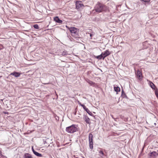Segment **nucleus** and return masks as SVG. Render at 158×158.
Returning <instances> with one entry per match:
<instances>
[{
    "label": "nucleus",
    "instance_id": "4",
    "mask_svg": "<svg viewBox=\"0 0 158 158\" xmlns=\"http://www.w3.org/2000/svg\"><path fill=\"white\" fill-rule=\"evenodd\" d=\"M89 146L90 148L91 149H93V135L91 133H90L89 135Z\"/></svg>",
    "mask_w": 158,
    "mask_h": 158
},
{
    "label": "nucleus",
    "instance_id": "7",
    "mask_svg": "<svg viewBox=\"0 0 158 158\" xmlns=\"http://www.w3.org/2000/svg\"><path fill=\"white\" fill-rule=\"evenodd\" d=\"M102 53L103 56V59L110 54V52L108 50L105 51L104 52H102Z\"/></svg>",
    "mask_w": 158,
    "mask_h": 158
},
{
    "label": "nucleus",
    "instance_id": "3",
    "mask_svg": "<svg viewBox=\"0 0 158 158\" xmlns=\"http://www.w3.org/2000/svg\"><path fill=\"white\" fill-rule=\"evenodd\" d=\"M77 126L76 125H72L66 128V131L68 133L72 134L77 131Z\"/></svg>",
    "mask_w": 158,
    "mask_h": 158
},
{
    "label": "nucleus",
    "instance_id": "29",
    "mask_svg": "<svg viewBox=\"0 0 158 158\" xmlns=\"http://www.w3.org/2000/svg\"><path fill=\"white\" fill-rule=\"evenodd\" d=\"M79 105H80V106H81V105H82V104H81V103H79Z\"/></svg>",
    "mask_w": 158,
    "mask_h": 158
},
{
    "label": "nucleus",
    "instance_id": "24",
    "mask_svg": "<svg viewBox=\"0 0 158 158\" xmlns=\"http://www.w3.org/2000/svg\"><path fill=\"white\" fill-rule=\"evenodd\" d=\"M62 54L63 55H67V53L66 52H63Z\"/></svg>",
    "mask_w": 158,
    "mask_h": 158
},
{
    "label": "nucleus",
    "instance_id": "9",
    "mask_svg": "<svg viewBox=\"0 0 158 158\" xmlns=\"http://www.w3.org/2000/svg\"><path fill=\"white\" fill-rule=\"evenodd\" d=\"M84 119L87 123L88 124H90L91 122L90 119L87 116L85 115L84 117Z\"/></svg>",
    "mask_w": 158,
    "mask_h": 158
},
{
    "label": "nucleus",
    "instance_id": "28",
    "mask_svg": "<svg viewBox=\"0 0 158 158\" xmlns=\"http://www.w3.org/2000/svg\"><path fill=\"white\" fill-rule=\"evenodd\" d=\"M32 152H33V151H34V150H34V149L33 148V147H32Z\"/></svg>",
    "mask_w": 158,
    "mask_h": 158
},
{
    "label": "nucleus",
    "instance_id": "20",
    "mask_svg": "<svg viewBox=\"0 0 158 158\" xmlns=\"http://www.w3.org/2000/svg\"><path fill=\"white\" fill-rule=\"evenodd\" d=\"M155 93L156 96L157 97H158V90L157 89H156V90L155 91Z\"/></svg>",
    "mask_w": 158,
    "mask_h": 158
},
{
    "label": "nucleus",
    "instance_id": "11",
    "mask_svg": "<svg viewBox=\"0 0 158 158\" xmlns=\"http://www.w3.org/2000/svg\"><path fill=\"white\" fill-rule=\"evenodd\" d=\"M135 74L136 76H137V77L140 79L141 77H142V74L141 72L139 70H138L135 73Z\"/></svg>",
    "mask_w": 158,
    "mask_h": 158
},
{
    "label": "nucleus",
    "instance_id": "8",
    "mask_svg": "<svg viewBox=\"0 0 158 158\" xmlns=\"http://www.w3.org/2000/svg\"><path fill=\"white\" fill-rule=\"evenodd\" d=\"M20 74L21 73L19 72H14L11 73L10 75H13L15 77H18L20 76Z\"/></svg>",
    "mask_w": 158,
    "mask_h": 158
},
{
    "label": "nucleus",
    "instance_id": "1",
    "mask_svg": "<svg viewBox=\"0 0 158 158\" xmlns=\"http://www.w3.org/2000/svg\"><path fill=\"white\" fill-rule=\"evenodd\" d=\"M66 28L69 30L71 35L75 38H79L80 35L79 34V30L74 27H69L67 26H66Z\"/></svg>",
    "mask_w": 158,
    "mask_h": 158
},
{
    "label": "nucleus",
    "instance_id": "22",
    "mask_svg": "<svg viewBox=\"0 0 158 158\" xmlns=\"http://www.w3.org/2000/svg\"><path fill=\"white\" fill-rule=\"evenodd\" d=\"M89 83L91 85H93L94 84V83L93 82L91 81H89Z\"/></svg>",
    "mask_w": 158,
    "mask_h": 158
},
{
    "label": "nucleus",
    "instance_id": "25",
    "mask_svg": "<svg viewBox=\"0 0 158 158\" xmlns=\"http://www.w3.org/2000/svg\"><path fill=\"white\" fill-rule=\"evenodd\" d=\"M81 106L84 109H85L86 107V106L83 104L81 105Z\"/></svg>",
    "mask_w": 158,
    "mask_h": 158
},
{
    "label": "nucleus",
    "instance_id": "27",
    "mask_svg": "<svg viewBox=\"0 0 158 158\" xmlns=\"http://www.w3.org/2000/svg\"><path fill=\"white\" fill-rule=\"evenodd\" d=\"M95 58H96L97 59H100V58L99 56H96V57Z\"/></svg>",
    "mask_w": 158,
    "mask_h": 158
},
{
    "label": "nucleus",
    "instance_id": "26",
    "mask_svg": "<svg viewBox=\"0 0 158 158\" xmlns=\"http://www.w3.org/2000/svg\"><path fill=\"white\" fill-rule=\"evenodd\" d=\"M123 94L125 95V94L123 90H122V95H123Z\"/></svg>",
    "mask_w": 158,
    "mask_h": 158
},
{
    "label": "nucleus",
    "instance_id": "10",
    "mask_svg": "<svg viewBox=\"0 0 158 158\" xmlns=\"http://www.w3.org/2000/svg\"><path fill=\"white\" fill-rule=\"evenodd\" d=\"M54 20L56 22L61 24L62 23V20H60L58 17L56 16L54 18Z\"/></svg>",
    "mask_w": 158,
    "mask_h": 158
},
{
    "label": "nucleus",
    "instance_id": "15",
    "mask_svg": "<svg viewBox=\"0 0 158 158\" xmlns=\"http://www.w3.org/2000/svg\"><path fill=\"white\" fill-rule=\"evenodd\" d=\"M114 91L117 92V93L118 92H120V89L118 86L114 87Z\"/></svg>",
    "mask_w": 158,
    "mask_h": 158
},
{
    "label": "nucleus",
    "instance_id": "18",
    "mask_svg": "<svg viewBox=\"0 0 158 158\" xmlns=\"http://www.w3.org/2000/svg\"><path fill=\"white\" fill-rule=\"evenodd\" d=\"M86 34L89 35L90 37V39H92V37L94 35V33L93 32H92V33H86Z\"/></svg>",
    "mask_w": 158,
    "mask_h": 158
},
{
    "label": "nucleus",
    "instance_id": "30",
    "mask_svg": "<svg viewBox=\"0 0 158 158\" xmlns=\"http://www.w3.org/2000/svg\"><path fill=\"white\" fill-rule=\"evenodd\" d=\"M157 156H158V150L157 151Z\"/></svg>",
    "mask_w": 158,
    "mask_h": 158
},
{
    "label": "nucleus",
    "instance_id": "2",
    "mask_svg": "<svg viewBox=\"0 0 158 158\" xmlns=\"http://www.w3.org/2000/svg\"><path fill=\"white\" fill-rule=\"evenodd\" d=\"M94 8L96 12L100 13L106 10L107 9V7L102 4L98 2Z\"/></svg>",
    "mask_w": 158,
    "mask_h": 158
},
{
    "label": "nucleus",
    "instance_id": "16",
    "mask_svg": "<svg viewBox=\"0 0 158 158\" xmlns=\"http://www.w3.org/2000/svg\"><path fill=\"white\" fill-rule=\"evenodd\" d=\"M84 110L90 115H92L93 114L88 109V108L86 107Z\"/></svg>",
    "mask_w": 158,
    "mask_h": 158
},
{
    "label": "nucleus",
    "instance_id": "21",
    "mask_svg": "<svg viewBox=\"0 0 158 158\" xmlns=\"http://www.w3.org/2000/svg\"><path fill=\"white\" fill-rule=\"evenodd\" d=\"M100 58V60L102 58H103V56L102 53L101 55H99Z\"/></svg>",
    "mask_w": 158,
    "mask_h": 158
},
{
    "label": "nucleus",
    "instance_id": "13",
    "mask_svg": "<svg viewBox=\"0 0 158 158\" xmlns=\"http://www.w3.org/2000/svg\"><path fill=\"white\" fill-rule=\"evenodd\" d=\"M24 157V158H32L31 155L28 153L25 154Z\"/></svg>",
    "mask_w": 158,
    "mask_h": 158
},
{
    "label": "nucleus",
    "instance_id": "14",
    "mask_svg": "<svg viewBox=\"0 0 158 158\" xmlns=\"http://www.w3.org/2000/svg\"><path fill=\"white\" fill-rule=\"evenodd\" d=\"M33 153L36 156H39V157H42V155L41 154L35 151V150H34V151H33Z\"/></svg>",
    "mask_w": 158,
    "mask_h": 158
},
{
    "label": "nucleus",
    "instance_id": "17",
    "mask_svg": "<svg viewBox=\"0 0 158 158\" xmlns=\"http://www.w3.org/2000/svg\"><path fill=\"white\" fill-rule=\"evenodd\" d=\"M98 151V152L99 153L101 154L102 155V156H101V157H102V156H104L105 155V154L103 152L102 150V149H101V150Z\"/></svg>",
    "mask_w": 158,
    "mask_h": 158
},
{
    "label": "nucleus",
    "instance_id": "6",
    "mask_svg": "<svg viewBox=\"0 0 158 158\" xmlns=\"http://www.w3.org/2000/svg\"><path fill=\"white\" fill-rule=\"evenodd\" d=\"M148 156L153 158H156L157 156V152L155 151H153L148 154Z\"/></svg>",
    "mask_w": 158,
    "mask_h": 158
},
{
    "label": "nucleus",
    "instance_id": "23",
    "mask_svg": "<svg viewBox=\"0 0 158 158\" xmlns=\"http://www.w3.org/2000/svg\"><path fill=\"white\" fill-rule=\"evenodd\" d=\"M144 2H150V0H141Z\"/></svg>",
    "mask_w": 158,
    "mask_h": 158
},
{
    "label": "nucleus",
    "instance_id": "12",
    "mask_svg": "<svg viewBox=\"0 0 158 158\" xmlns=\"http://www.w3.org/2000/svg\"><path fill=\"white\" fill-rule=\"evenodd\" d=\"M150 86L151 88L154 89L155 91L156 90V89H157L156 86L152 82H150Z\"/></svg>",
    "mask_w": 158,
    "mask_h": 158
},
{
    "label": "nucleus",
    "instance_id": "5",
    "mask_svg": "<svg viewBox=\"0 0 158 158\" xmlns=\"http://www.w3.org/2000/svg\"><path fill=\"white\" fill-rule=\"evenodd\" d=\"M76 8L79 10L83 9L84 7V5L80 1H77L76 2Z\"/></svg>",
    "mask_w": 158,
    "mask_h": 158
},
{
    "label": "nucleus",
    "instance_id": "19",
    "mask_svg": "<svg viewBox=\"0 0 158 158\" xmlns=\"http://www.w3.org/2000/svg\"><path fill=\"white\" fill-rule=\"evenodd\" d=\"M33 27L34 28L36 29H39V27L38 24H35L33 26Z\"/></svg>",
    "mask_w": 158,
    "mask_h": 158
}]
</instances>
